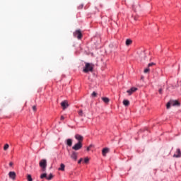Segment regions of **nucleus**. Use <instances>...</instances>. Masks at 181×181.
<instances>
[{
    "mask_svg": "<svg viewBox=\"0 0 181 181\" xmlns=\"http://www.w3.org/2000/svg\"><path fill=\"white\" fill-rule=\"evenodd\" d=\"M94 70V64L91 63H86L85 67L83 68V73H88V71L92 72Z\"/></svg>",
    "mask_w": 181,
    "mask_h": 181,
    "instance_id": "obj_1",
    "label": "nucleus"
},
{
    "mask_svg": "<svg viewBox=\"0 0 181 181\" xmlns=\"http://www.w3.org/2000/svg\"><path fill=\"white\" fill-rule=\"evenodd\" d=\"M82 148H83V143H81V141H78L72 147V149H74V151H80V149H81Z\"/></svg>",
    "mask_w": 181,
    "mask_h": 181,
    "instance_id": "obj_2",
    "label": "nucleus"
},
{
    "mask_svg": "<svg viewBox=\"0 0 181 181\" xmlns=\"http://www.w3.org/2000/svg\"><path fill=\"white\" fill-rule=\"evenodd\" d=\"M40 166L42 168V170H46V166H47V162L46 159H42L40 161Z\"/></svg>",
    "mask_w": 181,
    "mask_h": 181,
    "instance_id": "obj_3",
    "label": "nucleus"
},
{
    "mask_svg": "<svg viewBox=\"0 0 181 181\" xmlns=\"http://www.w3.org/2000/svg\"><path fill=\"white\" fill-rule=\"evenodd\" d=\"M74 36L80 40V39L83 37V34H81V31L80 30H77L74 33Z\"/></svg>",
    "mask_w": 181,
    "mask_h": 181,
    "instance_id": "obj_4",
    "label": "nucleus"
},
{
    "mask_svg": "<svg viewBox=\"0 0 181 181\" xmlns=\"http://www.w3.org/2000/svg\"><path fill=\"white\" fill-rule=\"evenodd\" d=\"M8 176L10 179H12V180H15V179H16V173L13 171L9 172Z\"/></svg>",
    "mask_w": 181,
    "mask_h": 181,
    "instance_id": "obj_5",
    "label": "nucleus"
},
{
    "mask_svg": "<svg viewBox=\"0 0 181 181\" xmlns=\"http://www.w3.org/2000/svg\"><path fill=\"white\" fill-rule=\"evenodd\" d=\"M173 158H181V151L180 148L176 150L175 153L173 155Z\"/></svg>",
    "mask_w": 181,
    "mask_h": 181,
    "instance_id": "obj_6",
    "label": "nucleus"
},
{
    "mask_svg": "<svg viewBox=\"0 0 181 181\" xmlns=\"http://www.w3.org/2000/svg\"><path fill=\"white\" fill-rule=\"evenodd\" d=\"M61 106L62 107L63 110H66L67 107H69V103H67V100H64L61 103Z\"/></svg>",
    "mask_w": 181,
    "mask_h": 181,
    "instance_id": "obj_7",
    "label": "nucleus"
},
{
    "mask_svg": "<svg viewBox=\"0 0 181 181\" xmlns=\"http://www.w3.org/2000/svg\"><path fill=\"white\" fill-rule=\"evenodd\" d=\"M75 138L77 139V141H78V142H81V143L83 142V139H84L83 136L80 134H76Z\"/></svg>",
    "mask_w": 181,
    "mask_h": 181,
    "instance_id": "obj_8",
    "label": "nucleus"
},
{
    "mask_svg": "<svg viewBox=\"0 0 181 181\" xmlns=\"http://www.w3.org/2000/svg\"><path fill=\"white\" fill-rule=\"evenodd\" d=\"M138 88H132L130 90H127V93H128L129 95H131L133 93H135Z\"/></svg>",
    "mask_w": 181,
    "mask_h": 181,
    "instance_id": "obj_9",
    "label": "nucleus"
},
{
    "mask_svg": "<svg viewBox=\"0 0 181 181\" xmlns=\"http://www.w3.org/2000/svg\"><path fill=\"white\" fill-rule=\"evenodd\" d=\"M171 105H173V107H175V106H180V103H179V101L177 100H171Z\"/></svg>",
    "mask_w": 181,
    "mask_h": 181,
    "instance_id": "obj_10",
    "label": "nucleus"
},
{
    "mask_svg": "<svg viewBox=\"0 0 181 181\" xmlns=\"http://www.w3.org/2000/svg\"><path fill=\"white\" fill-rule=\"evenodd\" d=\"M108 152H110V148H105L102 150V153H103V156H105L107 155V153H108Z\"/></svg>",
    "mask_w": 181,
    "mask_h": 181,
    "instance_id": "obj_11",
    "label": "nucleus"
},
{
    "mask_svg": "<svg viewBox=\"0 0 181 181\" xmlns=\"http://www.w3.org/2000/svg\"><path fill=\"white\" fill-rule=\"evenodd\" d=\"M71 158L74 159V160H77V153L74 151L71 156Z\"/></svg>",
    "mask_w": 181,
    "mask_h": 181,
    "instance_id": "obj_12",
    "label": "nucleus"
},
{
    "mask_svg": "<svg viewBox=\"0 0 181 181\" xmlns=\"http://www.w3.org/2000/svg\"><path fill=\"white\" fill-rule=\"evenodd\" d=\"M66 165L64 163H61L60 168H58V170H61L62 172H64V169Z\"/></svg>",
    "mask_w": 181,
    "mask_h": 181,
    "instance_id": "obj_13",
    "label": "nucleus"
},
{
    "mask_svg": "<svg viewBox=\"0 0 181 181\" xmlns=\"http://www.w3.org/2000/svg\"><path fill=\"white\" fill-rule=\"evenodd\" d=\"M102 100L105 103V104H108V103H110V98L107 97H103Z\"/></svg>",
    "mask_w": 181,
    "mask_h": 181,
    "instance_id": "obj_14",
    "label": "nucleus"
},
{
    "mask_svg": "<svg viewBox=\"0 0 181 181\" xmlns=\"http://www.w3.org/2000/svg\"><path fill=\"white\" fill-rule=\"evenodd\" d=\"M66 145H68V146H71V145H73V140H71V139H68L66 140Z\"/></svg>",
    "mask_w": 181,
    "mask_h": 181,
    "instance_id": "obj_15",
    "label": "nucleus"
},
{
    "mask_svg": "<svg viewBox=\"0 0 181 181\" xmlns=\"http://www.w3.org/2000/svg\"><path fill=\"white\" fill-rule=\"evenodd\" d=\"M132 45V41L131 39L126 40V46H131Z\"/></svg>",
    "mask_w": 181,
    "mask_h": 181,
    "instance_id": "obj_16",
    "label": "nucleus"
},
{
    "mask_svg": "<svg viewBox=\"0 0 181 181\" xmlns=\"http://www.w3.org/2000/svg\"><path fill=\"white\" fill-rule=\"evenodd\" d=\"M123 105H124L125 107H128V105H129V100H123Z\"/></svg>",
    "mask_w": 181,
    "mask_h": 181,
    "instance_id": "obj_17",
    "label": "nucleus"
},
{
    "mask_svg": "<svg viewBox=\"0 0 181 181\" xmlns=\"http://www.w3.org/2000/svg\"><path fill=\"white\" fill-rule=\"evenodd\" d=\"M8 149H9V144H6L4 146V151H8Z\"/></svg>",
    "mask_w": 181,
    "mask_h": 181,
    "instance_id": "obj_18",
    "label": "nucleus"
},
{
    "mask_svg": "<svg viewBox=\"0 0 181 181\" xmlns=\"http://www.w3.org/2000/svg\"><path fill=\"white\" fill-rule=\"evenodd\" d=\"M44 177H46V179H47V174L43 173L40 175L41 179H44Z\"/></svg>",
    "mask_w": 181,
    "mask_h": 181,
    "instance_id": "obj_19",
    "label": "nucleus"
},
{
    "mask_svg": "<svg viewBox=\"0 0 181 181\" xmlns=\"http://www.w3.org/2000/svg\"><path fill=\"white\" fill-rule=\"evenodd\" d=\"M53 179V175L49 174L48 177H47V180H52Z\"/></svg>",
    "mask_w": 181,
    "mask_h": 181,
    "instance_id": "obj_20",
    "label": "nucleus"
},
{
    "mask_svg": "<svg viewBox=\"0 0 181 181\" xmlns=\"http://www.w3.org/2000/svg\"><path fill=\"white\" fill-rule=\"evenodd\" d=\"M27 180H28V181H33V179H32V175H28V176H27Z\"/></svg>",
    "mask_w": 181,
    "mask_h": 181,
    "instance_id": "obj_21",
    "label": "nucleus"
},
{
    "mask_svg": "<svg viewBox=\"0 0 181 181\" xmlns=\"http://www.w3.org/2000/svg\"><path fill=\"white\" fill-rule=\"evenodd\" d=\"M170 105H172V102H171V101H170V102H168V103H167V105H166L167 110H169V108H170Z\"/></svg>",
    "mask_w": 181,
    "mask_h": 181,
    "instance_id": "obj_22",
    "label": "nucleus"
},
{
    "mask_svg": "<svg viewBox=\"0 0 181 181\" xmlns=\"http://www.w3.org/2000/svg\"><path fill=\"white\" fill-rule=\"evenodd\" d=\"M152 66H155V63L151 62V63L148 64V68H149V67H152Z\"/></svg>",
    "mask_w": 181,
    "mask_h": 181,
    "instance_id": "obj_23",
    "label": "nucleus"
},
{
    "mask_svg": "<svg viewBox=\"0 0 181 181\" xmlns=\"http://www.w3.org/2000/svg\"><path fill=\"white\" fill-rule=\"evenodd\" d=\"M89 159H88V158H86L85 159H84V163H88V162H89Z\"/></svg>",
    "mask_w": 181,
    "mask_h": 181,
    "instance_id": "obj_24",
    "label": "nucleus"
},
{
    "mask_svg": "<svg viewBox=\"0 0 181 181\" xmlns=\"http://www.w3.org/2000/svg\"><path fill=\"white\" fill-rule=\"evenodd\" d=\"M78 115L81 116V117H83V110H79L78 111Z\"/></svg>",
    "mask_w": 181,
    "mask_h": 181,
    "instance_id": "obj_25",
    "label": "nucleus"
},
{
    "mask_svg": "<svg viewBox=\"0 0 181 181\" xmlns=\"http://www.w3.org/2000/svg\"><path fill=\"white\" fill-rule=\"evenodd\" d=\"M149 67L146 68V69H144V73H149Z\"/></svg>",
    "mask_w": 181,
    "mask_h": 181,
    "instance_id": "obj_26",
    "label": "nucleus"
},
{
    "mask_svg": "<svg viewBox=\"0 0 181 181\" xmlns=\"http://www.w3.org/2000/svg\"><path fill=\"white\" fill-rule=\"evenodd\" d=\"M93 147V145L90 144L89 146L87 147V151H90V149H91V148Z\"/></svg>",
    "mask_w": 181,
    "mask_h": 181,
    "instance_id": "obj_27",
    "label": "nucleus"
},
{
    "mask_svg": "<svg viewBox=\"0 0 181 181\" xmlns=\"http://www.w3.org/2000/svg\"><path fill=\"white\" fill-rule=\"evenodd\" d=\"M84 6V5L81 4L79 5V6L78 7V9H83V7Z\"/></svg>",
    "mask_w": 181,
    "mask_h": 181,
    "instance_id": "obj_28",
    "label": "nucleus"
},
{
    "mask_svg": "<svg viewBox=\"0 0 181 181\" xmlns=\"http://www.w3.org/2000/svg\"><path fill=\"white\" fill-rule=\"evenodd\" d=\"M92 97H97V93L93 92Z\"/></svg>",
    "mask_w": 181,
    "mask_h": 181,
    "instance_id": "obj_29",
    "label": "nucleus"
},
{
    "mask_svg": "<svg viewBox=\"0 0 181 181\" xmlns=\"http://www.w3.org/2000/svg\"><path fill=\"white\" fill-rule=\"evenodd\" d=\"M33 111L34 112L37 111L36 105L33 106Z\"/></svg>",
    "mask_w": 181,
    "mask_h": 181,
    "instance_id": "obj_30",
    "label": "nucleus"
},
{
    "mask_svg": "<svg viewBox=\"0 0 181 181\" xmlns=\"http://www.w3.org/2000/svg\"><path fill=\"white\" fill-rule=\"evenodd\" d=\"M162 91H163L162 88H160V89L158 90L159 94H162Z\"/></svg>",
    "mask_w": 181,
    "mask_h": 181,
    "instance_id": "obj_31",
    "label": "nucleus"
},
{
    "mask_svg": "<svg viewBox=\"0 0 181 181\" xmlns=\"http://www.w3.org/2000/svg\"><path fill=\"white\" fill-rule=\"evenodd\" d=\"M82 161H83V158H81V159L78 161V163L80 164V163H81Z\"/></svg>",
    "mask_w": 181,
    "mask_h": 181,
    "instance_id": "obj_32",
    "label": "nucleus"
},
{
    "mask_svg": "<svg viewBox=\"0 0 181 181\" xmlns=\"http://www.w3.org/2000/svg\"><path fill=\"white\" fill-rule=\"evenodd\" d=\"M9 166H13V163L10 162V163H9Z\"/></svg>",
    "mask_w": 181,
    "mask_h": 181,
    "instance_id": "obj_33",
    "label": "nucleus"
},
{
    "mask_svg": "<svg viewBox=\"0 0 181 181\" xmlns=\"http://www.w3.org/2000/svg\"><path fill=\"white\" fill-rule=\"evenodd\" d=\"M64 120V116H61V121Z\"/></svg>",
    "mask_w": 181,
    "mask_h": 181,
    "instance_id": "obj_34",
    "label": "nucleus"
}]
</instances>
